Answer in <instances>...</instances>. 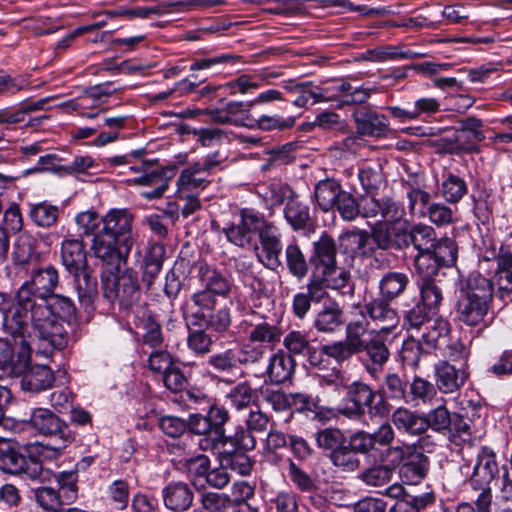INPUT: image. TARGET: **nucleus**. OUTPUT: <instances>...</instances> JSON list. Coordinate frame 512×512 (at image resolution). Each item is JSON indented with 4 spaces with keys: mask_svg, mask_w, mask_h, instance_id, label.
<instances>
[{
    "mask_svg": "<svg viewBox=\"0 0 512 512\" xmlns=\"http://www.w3.org/2000/svg\"><path fill=\"white\" fill-rule=\"evenodd\" d=\"M47 315L38 316L35 309L23 318V333L19 335L23 353L29 350L28 339L38 341V351L45 355L61 350L67 345L68 334L61 321L71 323L76 319V307L70 298L54 293L46 300Z\"/></svg>",
    "mask_w": 512,
    "mask_h": 512,
    "instance_id": "obj_1",
    "label": "nucleus"
},
{
    "mask_svg": "<svg viewBox=\"0 0 512 512\" xmlns=\"http://www.w3.org/2000/svg\"><path fill=\"white\" fill-rule=\"evenodd\" d=\"M103 296L110 303L118 301L120 308L137 329L143 331L142 341L152 349L162 348L164 338L161 325L146 303H141L138 276L134 270L120 276L108 275L103 278Z\"/></svg>",
    "mask_w": 512,
    "mask_h": 512,
    "instance_id": "obj_2",
    "label": "nucleus"
},
{
    "mask_svg": "<svg viewBox=\"0 0 512 512\" xmlns=\"http://www.w3.org/2000/svg\"><path fill=\"white\" fill-rule=\"evenodd\" d=\"M59 274L52 265L31 270L29 278L19 287L15 302L2 309L3 327L11 334L23 333V318L35 309L38 316L47 315L46 300L55 293Z\"/></svg>",
    "mask_w": 512,
    "mask_h": 512,
    "instance_id": "obj_3",
    "label": "nucleus"
},
{
    "mask_svg": "<svg viewBox=\"0 0 512 512\" xmlns=\"http://www.w3.org/2000/svg\"><path fill=\"white\" fill-rule=\"evenodd\" d=\"M309 262L312 271L308 280L325 290H341L351 280L349 270L338 264L335 240L326 232L313 242Z\"/></svg>",
    "mask_w": 512,
    "mask_h": 512,
    "instance_id": "obj_4",
    "label": "nucleus"
},
{
    "mask_svg": "<svg viewBox=\"0 0 512 512\" xmlns=\"http://www.w3.org/2000/svg\"><path fill=\"white\" fill-rule=\"evenodd\" d=\"M258 194L269 207L283 205V216L294 231L309 230L313 226L310 208L287 183L273 181L258 188Z\"/></svg>",
    "mask_w": 512,
    "mask_h": 512,
    "instance_id": "obj_5",
    "label": "nucleus"
},
{
    "mask_svg": "<svg viewBox=\"0 0 512 512\" xmlns=\"http://www.w3.org/2000/svg\"><path fill=\"white\" fill-rule=\"evenodd\" d=\"M344 404L339 413L350 420H361L366 413L371 420L383 419L390 413V404L383 399L375 403L376 391L367 383L354 381L345 386Z\"/></svg>",
    "mask_w": 512,
    "mask_h": 512,
    "instance_id": "obj_6",
    "label": "nucleus"
},
{
    "mask_svg": "<svg viewBox=\"0 0 512 512\" xmlns=\"http://www.w3.org/2000/svg\"><path fill=\"white\" fill-rule=\"evenodd\" d=\"M429 438L422 436L415 443H401L387 449L388 454L393 456L392 463H402L400 474L410 484L419 483L430 470L429 457L423 452Z\"/></svg>",
    "mask_w": 512,
    "mask_h": 512,
    "instance_id": "obj_7",
    "label": "nucleus"
},
{
    "mask_svg": "<svg viewBox=\"0 0 512 512\" xmlns=\"http://www.w3.org/2000/svg\"><path fill=\"white\" fill-rule=\"evenodd\" d=\"M134 243V237L118 239L111 234H105L100 231L94 234L91 250L94 256L109 268L107 272L102 273V280L108 275L120 276L130 270L126 269L120 272V266L121 264H126Z\"/></svg>",
    "mask_w": 512,
    "mask_h": 512,
    "instance_id": "obj_8",
    "label": "nucleus"
},
{
    "mask_svg": "<svg viewBox=\"0 0 512 512\" xmlns=\"http://www.w3.org/2000/svg\"><path fill=\"white\" fill-rule=\"evenodd\" d=\"M319 103L337 102L338 106L344 105H362L371 97L373 88L365 85L353 87L344 79H334L324 81L317 85Z\"/></svg>",
    "mask_w": 512,
    "mask_h": 512,
    "instance_id": "obj_9",
    "label": "nucleus"
},
{
    "mask_svg": "<svg viewBox=\"0 0 512 512\" xmlns=\"http://www.w3.org/2000/svg\"><path fill=\"white\" fill-rule=\"evenodd\" d=\"M0 445V469L12 475H26L31 480L40 479L43 466L39 459L34 456L25 457L19 450L7 445Z\"/></svg>",
    "mask_w": 512,
    "mask_h": 512,
    "instance_id": "obj_10",
    "label": "nucleus"
},
{
    "mask_svg": "<svg viewBox=\"0 0 512 512\" xmlns=\"http://www.w3.org/2000/svg\"><path fill=\"white\" fill-rule=\"evenodd\" d=\"M458 127L453 133L450 154L461 152H478L477 144L485 139L483 121L475 116H469L458 120Z\"/></svg>",
    "mask_w": 512,
    "mask_h": 512,
    "instance_id": "obj_11",
    "label": "nucleus"
},
{
    "mask_svg": "<svg viewBox=\"0 0 512 512\" xmlns=\"http://www.w3.org/2000/svg\"><path fill=\"white\" fill-rule=\"evenodd\" d=\"M15 338V345H20V358L23 360L22 364V375L21 379V387L24 390L39 392L42 390H46L51 387L55 378L54 374L50 367L47 365H33L27 368L28 360L30 359L31 353V345L36 344L37 341H32V339H28L29 350L27 355L23 353V345L21 344L19 335H13Z\"/></svg>",
    "mask_w": 512,
    "mask_h": 512,
    "instance_id": "obj_12",
    "label": "nucleus"
},
{
    "mask_svg": "<svg viewBox=\"0 0 512 512\" xmlns=\"http://www.w3.org/2000/svg\"><path fill=\"white\" fill-rule=\"evenodd\" d=\"M29 423L39 433L59 441V447H65L74 440V433L68 424L49 409H34Z\"/></svg>",
    "mask_w": 512,
    "mask_h": 512,
    "instance_id": "obj_13",
    "label": "nucleus"
},
{
    "mask_svg": "<svg viewBox=\"0 0 512 512\" xmlns=\"http://www.w3.org/2000/svg\"><path fill=\"white\" fill-rule=\"evenodd\" d=\"M359 215L363 218L381 217L382 221L397 223L405 216L404 207L390 197L376 198L375 194H367L358 202Z\"/></svg>",
    "mask_w": 512,
    "mask_h": 512,
    "instance_id": "obj_14",
    "label": "nucleus"
},
{
    "mask_svg": "<svg viewBox=\"0 0 512 512\" xmlns=\"http://www.w3.org/2000/svg\"><path fill=\"white\" fill-rule=\"evenodd\" d=\"M258 236L262 250V255L258 254L260 262L270 270L278 269L282 265L280 255L283 250L279 229L263 218V223L258 229Z\"/></svg>",
    "mask_w": 512,
    "mask_h": 512,
    "instance_id": "obj_15",
    "label": "nucleus"
},
{
    "mask_svg": "<svg viewBox=\"0 0 512 512\" xmlns=\"http://www.w3.org/2000/svg\"><path fill=\"white\" fill-rule=\"evenodd\" d=\"M497 473L498 463L494 450L488 446H482L477 452L473 473L469 479L471 487L478 493L488 490L489 494H492L489 485Z\"/></svg>",
    "mask_w": 512,
    "mask_h": 512,
    "instance_id": "obj_16",
    "label": "nucleus"
},
{
    "mask_svg": "<svg viewBox=\"0 0 512 512\" xmlns=\"http://www.w3.org/2000/svg\"><path fill=\"white\" fill-rule=\"evenodd\" d=\"M361 314L379 326L378 333H384L385 335L393 332L399 324V316L396 309L391 306L390 301L382 297L373 298L367 302Z\"/></svg>",
    "mask_w": 512,
    "mask_h": 512,
    "instance_id": "obj_17",
    "label": "nucleus"
},
{
    "mask_svg": "<svg viewBox=\"0 0 512 512\" xmlns=\"http://www.w3.org/2000/svg\"><path fill=\"white\" fill-rule=\"evenodd\" d=\"M359 135L382 138L389 134V120L384 114L369 107H359L352 113Z\"/></svg>",
    "mask_w": 512,
    "mask_h": 512,
    "instance_id": "obj_18",
    "label": "nucleus"
},
{
    "mask_svg": "<svg viewBox=\"0 0 512 512\" xmlns=\"http://www.w3.org/2000/svg\"><path fill=\"white\" fill-rule=\"evenodd\" d=\"M164 506L173 512L189 510L194 501V490L189 483L171 481L162 489Z\"/></svg>",
    "mask_w": 512,
    "mask_h": 512,
    "instance_id": "obj_19",
    "label": "nucleus"
},
{
    "mask_svg": "<svg viewBox=\"0 0 512 512\" xmlns=\"http://www.w3.org/2000/svg\"><path fill=\"white\" fill-rule=\"evenodd\" d=\"M469 373L464 368L456 367L448 361H440L435 365V380L437 388L445 394L458 391L468 379Z\"/></svg>",
    "mask_w": 512,
    "mask_h": 512,
    "instance_id": "obj_20",
    "label": "nucleus"
},
{
    "mask_svg": "<svg viewBox=\"0 0 512 512\" xmlns=\"http://www.w3.org/2000/svg\"><path fill=\"white\" fill-rule=\"evenodd\" d=\"M382 335L384 333H376L366 343L365 348L360 354V360L370 375L382 370L385 363L390 358V351L384 342Z\"/></svg>",
    "mask_w": 512,
    "mask_h": 512,
    "instance_id": "obj_21",
    "label": "nucleus"
},
{
    "mask_svg": "<svg viewBox=\"0 0 512 512\" xmlns=\"http://www.w3.org/2000/svg\"><path fill=\"white\" fill-rule=\"evenodd\" d=\"M263 223V217L256 213L243 212L239 224H232L223 229L227 240L239 247L249 245L253 239V234L258 232V229Z\"/></svg>",
    "mask_w": 512,
    "mask_h": 512,
    "instance_id": "obj_22",
    "label": "nucleus"
},
{
    "mask_svg": "<svg viewBox=\"0 0 512 512\" xmlns=\"http://www.w3.org/2000/svg\"><path fill=\"white\" fill-rule=\"evenodd\" d=\"M490 306L488 303L460 294L456 304L457 318L467 326L485 325V317Z\"/></svg>",
    "mask_w": 512,
    "mask_h": 512,
    "instance_id": "obj_23",
    "label": "nucleus"
},
{
    "mask_svg": "<svg viewBox=\"0 0 512 512\" xmlns=\"http://www.w3.org/2000/svg\"><path fill=\"white\" fill-rule=\"evenodd\" d=\"M294 358L282 349L275 351L268 360L266 375L272 384H284L290 381L295 372Z\"/></svg>",
    "mask_w": 512,
    "mask_h": 512,
    "instance_id": "obj_24",
    "label": "nucleus"
},
{
    "mask_svg": "<svg viewBox=\"0 0 512 512\" xmlns=\"http://www.w3.org/2000/svg\"><path fill=\"white\" fill-rule=\"evenodd\" d=\"M256 447V438L248 430L243 427H238L234 434L226 436L224 434L223 439L219 441L218 448L214 450L219 451L220 463L224 464L230 458L235 455L238 450H254Z\"/></svg>",
    "mask_w": 512,
    "mask_h": 512,
    "instance_id": "obj_25",
    "label": "nucleus"
},
{
    "mask_svg": "<svg viewBox=\"0 0 512 512\" xmlns=\"http://www.w3.org/2000/svg\"><path fill=\"white\" fill-rule=\"evenodd\" d=\"M133 214L128 209H111L102 219L103 227L99 230L115 238L125 239L132 235Z\"/></svg>",
    "mask_w": 512,
    "mask_h": 512,
    "instance_id": "obj_26",
    "label": "nucleus"
},
{
    "mask_svg": "<svg viewBox=\"0 0 512 512\" xmlns=\"http://www.w3.org/2000/svg\"><path fill=\"white\" fill-rule=\"evenodd\" d=\"M166 249L162 243L149 241L144 251L143 282L149 288L162 270Z\"/></svg>",
    "mask_w": 512,
    "mask_h": 512,
    "instance_id": "obj_27",
    "label": "nucleus"
},
{
    "mask_svg": "<svg viewBox=\"0 0 512 512\" xmlns=\"http://www.w3.org/2000/svg\"><path fill=\"white\" fill-rule=\"evenodd\" d=\"M282 334L279 324L261 316L256 322L250 323L248 340L258 345L266 344L269 347H274L280 342Z\"/></svg>",
    "mask_w": 512,
    "mask_h": 512,
    "instance_id": "obj_28",
    "label": "nucleus"
},
{
    "mask_svg": "<svg viewBox=\"0 0 512 512\" xmlns=\"http://www.w3.org/2000/svg\"><path fill=\"white\" fill-rule=\"evenodd\" d=\"M391 423L401 433L409 436H422L424 432V417L417 411L407 407H398L391 414Z\"/></svg>",
    "mask_w": 512,
    "mask_h": 512,
    "instance_id": "obj_29",
    "label": "nucleus"
},
{
    "mask_svg": "<svg viewBox=\"0 0 512 512\" xmlns=\"http://www.w3.org/2000/svg\"><path fill=\"white\" fill-rule=\"evenodd\" d=\"M460 294L491 305L494 283L479 272H471L460 288Z\"/></svg>",
    "mask_w": 512,
    "mask_h": 512,
    "instance_id": "obj_30",
    "label": "nucleus"
},
{
    "mask_svg": "<svg viewBox=\"0 0 512 512\" xmlns=\"http://www.w3.org/2000/svg\"><path fill=\"white\" fill-rule=\"evenodd\" d=\"M339 247L343 253L351 257L367 256L374 251L369 233L365 230H353L342 234L339 237Z\"/></svg>",
    "mask_w": 512,
    "mask_h": 512,
    "instance_id": "obj_31",
    "label": "nucleus"
},
{
    "mask_svg": "<svg viewBox=\"0 0 512 512\" xmlns=\"http://www.w3.org/2000/svg\"><path fill=\"white\" fill-rule=\"evenodd\" d=\"M61 260L70 272L87 268L85 244L81 239H65L61 243Z\"/></svg>",
    "mask_w": 512,
    "mask_h": 512,
    "instance_id": "obj_32",
    "label": "nucleus"
},
{
    "mask_svg": "<svg viewBox=\"0 0 512 512\" xmlns=\"http://www.w3.org/2000/svg\"><path fill=\"white\" fill-rule=\"evenodd\" d=\"M9 334V332H7ZM10 335L14 337L11 333ZM15 342V338H13ZM0 339V379L19 376L22 372L23 360L20 358V345Z\"/></svg>",
    "mask_w": 512,
    "mask_h": 512,
    "instance_id": "obj_33",
    "label": "nucleus"
},
{
    "mask_svg": "<svg viewBox=\"0 0 512 512\" xmlns=\"http://www.w3.org/2000/svg\"><path fill=\"white\" fill-rule=\"evenodd\" d=\"M285 266L288 273L298 281H302L309 272V258L296 240L290 242L284 250Z\"/></svg>",
    "mask_w": 512,
    "mask_h": 512,
    "instance_id": "obj_34",
    "label": "nucleus"
},
{
    "mask_svg": "<svg viewBox=\"0 0 512 512\" xmlns=\"http://www.w3.org/2000/svg\"><path fill=\"white\" fill-rule=\"evenodd\" d=\"M283 88L290 94L295 95L293 105L298 108H307L309 105L319 103L317 84L313 81L299 82L295 79L283 81Z\"/></svg>",
    "mask_w": 512,
    "mask_h": 512,
    "instance_id": "obj_35",
    "label": "nucleus"
},
{
    "mask_svg": "<svg viewBox=\"0 0 512 512\" xmlns=\"http://www.w3.org/2000/svg\"><path fill=\"white\" fill-rule=\"evenodd\" d=\"M342 190L341 184L332 178L317 182L314 187V198L319 209L323 212L333 211Z\"/></svg>",
    "mask_w": 512,
    "mask_h": 512,
    "instance_id": "obj_36",
    "label": "nucleus"
},
{
    "mask_svg": "<svg viewBox=\"0 0 512 512\" xmlns=\"http://www.w3.org/2000/svg\"><path fill=\"white\" fill-rule=\"evenodd\" d=\"M78 299L82 305L89 306L98 295L97 278L87 268L71 273Z\"/></svg>",
    "mask_w": 512,
    "mask_h": 512,
    "instance_id": "obj_37",
    "label": "nucleus"
},
{
    "mask_svg": "<svg viewBox=\"0 0 512 512\" xmlns=\"http://www.w3.org/2000/svg\"><path fill=\"white\" fill-rule=\"evenodd\" d=\"M187 424V431L197 436H203L199 442L202 450L207 451L218 448L220 439L214 437V430L204 415L199 413L191 414Z\"/></svg>",
    "mask_w": 512,
    "mask_h": 512,
    "instance_id": "obj_38",
    "label": "nucleus"
},
{
    "mask_svg": "<svg viewBox=\"0 0 512 512\" xmlns=\"http://www.w3.org/2000/svg\"><path fill=\"white\" fill-rule=\"evenodd\" d=\"M343 324V311L339 304L331 301L324 304L323 308L316 314L313 322L318 332L331 333Z\"/></svg>",
    "mask_w": 512,
    "mask_h": 512,
    "instance_id": "obj_39",
    "label": "nucleus"
},
{
    "mask_svg": "<svg viewBox=\"0 0 512 512\" xmlns=\"http://www.w3.org/2000/svg\"><path fill=\"white\" fill-rule=\"evenodd\" d=\"M199 277L204 287L217 297H227L233 287V283L221 272L203 264L199 267Z\"/></svg>",
    "mask_w": 512,
    "mask_h": 512,
    "instance_id": "obj_40",
    "label": "nucleus"
},
{
    "mask_svg": "<svg viewBox=\"0 0 512 512\" xmlns=\"http://www.w3.org/2000/svg\"><path fill=\"white\" fill-rule=\"evenodd\" d=\"M421 303L426 309L435 315L438 314L443 301V291L440 284L433 278L426 277L418 281Z\"/></svg>",
    "mask_w": 512,
    "mask_h": 512,
    "instance_id": "obj_41",
    "label": "nucleus"
},
{
    "mask_svg": "<svg viewBox=\"0 0 512 512\" xmlns=\"http://www.w3.org/2000/svg\"><path fill=\"white\" fill-rule=\"evenodd\" d=\"M326 295V290L307 281L306 292H298L293 296L292 311L298 319H304L311 309V302H320Z\"/></svg>",
    "mask_w": 512,
    "mask_h": 512,
    "instance_id": "obj_42",
    "label": "nucleus"
},
{
    "mask_svg": "<svg viewBox=\"0 0 512 512\" xmlns=\"http://www.w3.org/2000/svg\"><path fill=\"white\" fill-rule=\"evenodd\" d=\"M409 284L407 274L402 272H387L379 281V297L390 302L401 296Z\"/></svg>",
    "mask_w": 512,
    "mask_h": 512,
    "instance_id": "obj_43",
    "label": "nucleus"
},
{
    "mask_svg": "<svg viewBox=\"0 0 512 512\" xmlns=\"http://www.w3.org/2000/svg\"><path fill=\"white\" fill-rule=\"evenodd\" d=\"M28 216L32 223L40 228L54 226L60 215V208L48 201L28 204Z\"/></svg>",
    "mask_w": 512,
    "mask_h": 512,
    "instance_id": "obj_44",
    "label": "nucleus"
},
{
    "mask_svg": "<svg viewBox=\"0 0 512 512\" xmlns=\"http://www.w3.org/2000/svg\"><path fill=\"white\" fill-rule=\"evenodd\" d=\"M378 393L380 394L379 399H383L385 402L392 400L396 402L405 401L408 403L407 381L397 373H387L385 375Z\"/></svg>",
    "mask_w": 512,
    "mask_h": 512,
    "instance_id": "obj_45",
    "label": "nucleus"
},
{
    "mask_svg": "<svg viewBox=\"0 0 512 512\" xmlns=\"http://www.w3.org/2000/svg\"><path fill=\"white\" fill-rule=\"evenodd\" d=\"M175 175L174 166L158 167V160H151V163L143 170V172L128 180L131 184L137 186H154L161 183V180L169 181Z\"/></svg>",
    "mask_w": 512,
    "mask_h": 512,
    "instance_id": "obj_46",
    "label": "nucleus"
},
{
    "mask_svg": "<svg viewBox=\"0 0 512 512\" xmlns=\"http://www.w3.org/2000/svg\"><path fill=\"white\" fill-rule=\"evenodd\" d=\"M198 163L189 164L182 170L177 185L180 191H193L195 189H204L210 181Z\"/></svg>",
    "mask_w": 512,
    "mask_h": 512,
    "instance_id": "obj_47",
    "label": "nucleus"
},
{
    "mask_svg": "<svg viewBox=\"0 0 512 512\" xmlns=\"http://www.w3.org/2000/svg\"><path fill=\"white\" fill-rule=\"evenodd\" d=\"M36 253V240L29 233L19 234L12 245L11 260L16 266L30 263Z\"/></svg>",
    "mask_w": 512,
    "mask_h": 512,
    "instance_id": "obj_48",
    "label": "nucleus"
},
{
    "mask_svg": "<svg viewBox=\"0 0 512 512\" xmlns=\"http://www.w3.org/2000/svg\"><path fill=\"white\" fill-rule=\"evenodd\" d=\"M436 395V388L431 382L420 376H414L409 385L407 400L416 405H427L432 402Z\"/></svg>",
    "mask_w": 512,
    "mask_h": 512,
    "instance_id": "obj_49",
    "label": "nucleus"
},
{
    "mask_svg": "<svg viewBox=\"0 0 512 512\" xmlns=\"http://www.w3.org/2000/svg\"><path fill=\"white\" fill-rule=\"evenodd\" d=\"M440 191L445 201L456 204L467 194L468 187L464 179L448 172L443 176Z\"/></svg>",
    "mask_w": 512,
    "mask_h": 512,
    "instance_id": "obj_50",
    "label": "nucleus"
},
{
    "mask_svg": "<svg viewBox=\"0 0 512 512\" xmlns=\"http://www.w3.org/2000/svg\"><path fill=\"white\" fill-rule=\"evenodd\" d=\"M346 435L336 427L320 429L315 433L316 446L322 451L332 454L346 443Z\"/></svg>",
    "mask_w": 512,
    "mask_h": 512,
    "instance_id": "obj_51",
    "label": "nucleus"
},
{
    "mask_svg": "<svg viewBox=\"0 0 512 512\" xmlns=\"http://www.w3.org/2000/svg\"><path fill=\"white\" fill-rule=\"evenodd\" d=\"M358 179L366 194H375L384 181L382 166L379 163H364L358 170Z\"/></svg>",
    "mask_w": 512,
    "mask_h": 512,
    "instance_id": "obj_52",
    "label": "nucleus"
},
{
    "mask_svg": "<svg viewBox=\"0 0 512 512\" xmlns=\"http://www.w3.org/2000/svg\"><path fill=\"white\" fill-rule=\"evenodd\" d=\"M435 502L433 492H426L420 495H404L396 500L389 512H420Z\"/></svg>",
    "mask_w": 512,
    "mask_h": 512,
    "instance_id": "obj_53",
    "label": "nucleus"
},
{
    "mask_svg": "<svg viewBox=\"0 0 512 512\" xmlns=\"http://www.w3.org/2000/svg\"><path fill=\"white\" fill-rule=\"evenodd\" d=\"M422 327L423 331L419 340L422 345L427 346V349H436L439 340L446 337L449 333V324L442 318L431 319Z\"/></svg>",
    "mask_w": 512,
    "mask_h": 512,
    "instance_id": "obj_54",
    "label": "nucleus"
},
{
    "mask_svg": "<svg viewBox=\"0 0 512 512\" xmlns=\"http://www.w3.org/2000/svg\"><path fill=\"white\" fill-rule=\"evenodd\" d=\"M422 416L424 417L425 433L429 428L439 433H445L451 428L452 414L444 404L438 405L436 408L430 410L427 414H422Z\"/></svg>",
    "mask_w": 512,
    "mask_h": 512,
    "instance_id": "obj_55",
    "label": "nucleus"
},
{
    "mask_svg": "<svg viewBox=\"0 0 512 512\" xmlns=\"http://www.w3.org/2000/svg\"><path fill=\"white\" fill-rule=\"evenodd\" d=\"M368 322L363 321H352L346 326V336L342 340L349 351L354 354H361L365 348L367 341L363 339L364 334L367 331Z\"/></svg>",
    "mask_w": 512,
    "mask_h": 512,
    "instance_id": "obj_56",
    "label": "nucleus"
},
{
    "mask_svg": "<svg viewBox=\"0 0 512 512\" xmlns=\"http://www.w3.org/2000/svg\"><path fill=\"white\" fill-rule=\"evenodd\" d=\"M226 400L236 411L247 409L253 400V388L248 381H242L233 386L226 394Z\"/></svg>",
    "mask_w": 512,
    "mask_h": 512,
    "instance_id": "obj_57",
    "label": "nucleus"
},
{
    "mask_svg": "<svg viewBox=\"0 0 512 512\" xmlns=\"http://www.w3.org/2000/svg\"><path fill=\"white\" fill-rule=\"evenodd\" d=\"M238 367L252 366L263 361L265 349L262 345L251 343L249 340L234 349Z\"/></svg>",
    "mask_w": 512,
    "mask_h": 512,
    "instance_id": "obj_58",
    "label": "nucleus"
},
{
    "mask_svg": "<svg viewBox=\"0 0 512 512\" xmlns=\"http://www.w3.org/2000/svg\"><path fill=\"white\" fill-rule=\"evenodd\" d=\"M130 486L126 480L113 481L107 488L106 497L109 504L116 510L122 511L129 503Z\"/></svg>",
    "mask_w": 512,
    "mask_h": 512,
    "instance_id": "obj_59",
    "label": "nucleus"
},
{
    "mask_svg": "<svg viewBox=\"0 0 512 512\" xmlns=\"http://www.w3.org/2000/svg\"><path fill=\"white\" fill-rule=\"evenodd\" d=\"M207 364L214 371L223 374H231L239 369L233 348L210 355Z\"/></svg>",
    "mask_w": 512,
    "mask_h": 512,
    "instance_id": "obj_60",
    "label": "nucleus"
},
{
    "mask_svg": "<svg viewBox=\"0 0 512 512\" xmlns=\"http://www.w3.org/2000/svg\"><path fill=\"white\" fill-rule=\"evenodd\" d=\"M331 463L343 472H354L360 468L361 461L345 443L341 448L329 454Z\"/></svg>",
    "mask_w": 512,
    "mask_h": 512,
    "instance_id": "obj_61",
    "label": "nucleus"
},
{
    "mask_svg": "<svg viewBox=\"0 0 512 512\" xmlns=\"http://www.w3.org/2000/svg\"><path fill=\"white\" fill-rule=\"evenodd\" d=\"M436 239V232L431 226L417 224L411 228L410 241L418 252L431 250L436 244Z\"/></svg>",
    "mask_w": 512,
    "mask_h": 512,
    "instance_id": "obj_62",
    "label": "nucleus"
},
{
    "mask_svg": "<svg viewBox=\"0 0 512 512\" xmlns=\"http://www.w3.org/2000/svg\"><path fill=\"white\" fill-rule=\"evenodd\" d=\"M431 251L441 266L450 267L456 263L458 248L456 242L448 237L436 239Z\"/></svg>",
    "mask_w": 512,
    "mask_h": 512,
    "instance_id": "obj_63",
    "label": "nucleus"
},
{
    "mask_svg": "<svg viewBox=\"0 0 512 512\" xmlns=\"http://www.w3.org/2000/svg\"><path fill=\"white\" fill-rule=\"evenodd\" d=\"M205 512H226L232 506V498L225 493L205 492L200 497Z\"/></svg>",
    "mask_w": 512,
    "mask_h": 512,
    "instance_id": "obj_64",
    "label": "nucleus"
}]
</instances>
